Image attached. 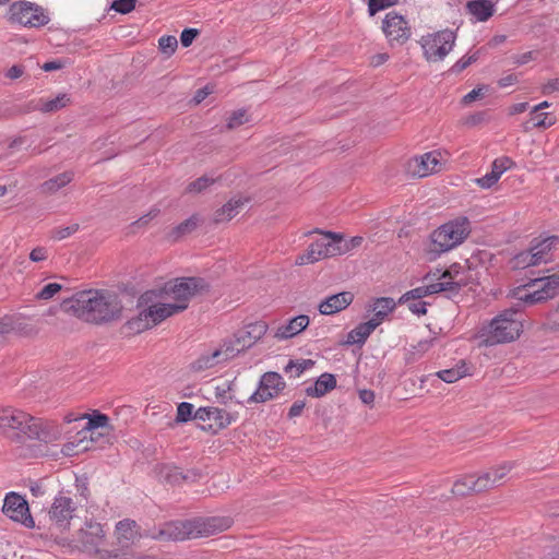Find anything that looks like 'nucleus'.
Listing matches in <instances>:
<instances>
[{"label":"nucleus","instance_id":"nucleus-1","mask_svg":"<svg viewBox=\"0 0 559 559\" xmlns=\"http://www.w3.org/2000/svg\"><path fill=\"white\" fill-rule=\"evenodd\" d=\"M207 282H165L158 289L139 295V313L124 323L132 334H140L160 324L166 319L185 311L192 297L207 292Z\"/></svg>","mask_w":559,"mask_h":559},{"label":"nucleus","instance_id":"nucleus-2","mask_svg":"<svg viewBox=\"0 0 559 559\" xmlns=\"http://www.w3.org/2000/svg\"><path fill=\"white\" fill-rule=\"evenodd\" d=\"M61 310L87 323L106 324L121 319L119 294L109 289H84L63 298Z\"/></svg>","mask_w":559,"mask_h":559},{"label":"nucleus","instance_id":"nucleus-3","mask_svg":"<svg viewBox=\"0 0 559 559\" xmlns=\"http://www.w3.org/2000/svg\"><path fill=\"white\" fill-rule=\"evenodd\" d=\"M0 430L4 433L13 432L19 440L25 437L45 443L55 442L61 437V429L53 421L31 416L12 407L0 408Z\"/></svg>","mask_w":559,"mask_h":559},{"label":"nucleus","instance_id":"nucleus-4","mask_svg":"<svg viewBox=\"0 0 559 559\" xmlns=\"http://www.w3.org/2000/svg\"><path fill=\"white\" fill-rule=\"evenodd\" d=\"M231 524L229 518L194 519L171 521L150 531L148 536L157 540H185L211 536L227 530Z\"/></svg>","mask_w":559,"mask_h":559},{"label":"nucleus","instance_id":"nucleus-5","mask_svg":"<svg viewBox=\"0 0 559 559\" xmlns=\"http://www.w3.org/2000/svg\"><path fill=\"white\" fill-rule=\"evenodd\" d=\"M521 313L509 309L495 317L489 323L484 324L477 334L480 345L493 346L515 341L523 332Z\"/></svg>","mask_w":559,"mask_h":559},{"label":"nucleus","instance_id":"nucleus-6","mask_svg":"<svg viewBox=\"0 0 559 559\" xmlns=\"http://www.w3.org/2000/svg\"><path fill=\"white\" fill-rule=\"evenodd\" d=\"M469 234V221L466 217H457L431 233L427 251L435 254L448 252L460 246Z\"/></svg>","mask_w":559,"mask_h":559},{"label":"nucleus","instance_id":"nucleus-7","mask_svg":"<svg viewBox=\"0 0 559 559\" xmlns=\"http://www.w3.org/2000/svg\"><path fill=\"white\" fill-rule=\"evenodd\" d=\"M462 287V282H433L426 286H419L404 293L397 299L399 305H406L408 310L415 316H425L429 302L423 299L427 296L445 293L448 298L457 295Z\"/></svg>","mask_w":559,"mask_h":559},{"label":"nucleus","instance_id":"nucleus-8","mask_svg":"<svg viewBox=\"0 0 559 559\" xmlns=\"http://www.w3.org/2000/svg\"><path fill=\"white\" fill-rule=\"evenodd\" d=\"M320 234L321 238L313 241L305 253L296 258L297 265H305L318 262L323 259L341 255L342 247L337 246L336 233L314 229L310 234Z\"/></svg>","mask_w":559,"mask_h":559},{"label":"nucleus","instance_id":"nucleus-9","mask_svg":"<svg viewBox=\"0 0 559 559\" xmlns=\"http://www.w3.org/2000/svg\"><path fill=\"white\" fill-rule=\"evenodd\" d=\"M558 295L559 282H526L509 293L510 297L530 306L545 302Z\"/></svg>","mask_w":559,"mask_h":559},{"label":"nucleus","instance_id":"nucleus-10","mask_svg":"<svg viewBox=\"0 0 559 559\" xmlns=\"http://www.w3.org/2000/svg\"><path fill=\"white\" fill-rule=\"evenodd\" d=\"M455 33L450 29H443L421 37L420 45L424 56L429 62L441 61L453 49L455 44Z\"/></svg>","mask_w":559,"mask_h":559},{"label":"nucleus","instance_id":"nucleus-11","mask_svg":"<svg viewBox=\"0 0 559 559\" xmlns=\"http://www.w3.org/2000/svg\"><path fill=\"white\" fill-rule=\"evenodd\" d=\"M78 507L67 492H59L48 511L51 526L60 533L69 530L71 520L74 518Z\"/></svg>","mask_w":559,"mask_h":559},{"label":"nucleus","instance_id":"nucleus-12","mask_svg":"<svg viewBox=\"0 0 559 559\" xmlns=\"http://www.w3.org/2000/svg\"><path fill=\"white\" fill-rule=\"evenodd\" d=\"M8 19L13 23L31 27H38L48 23V17L41 9L26 1L12 3L9 9Z\"/></svg>","mask_w":559,"mask_h":559},{"label":"nucleus","instance_id":"nucleus-13","mask_svg":"<svg viewBox=\"0 0 559 559\" xmlns=\"http://www.w3.org/2000/svg\"><path fill=\"white\" fill-rule=\"evenodd\" d=\"M285 389V382L277 372H265L259 382L257 391L249 397V403H264L276 397Z\"/></svg>","mask_w":559,"mask_h":559},{"label":"nucleus","instance_id":"nucleus-14","mask_svg":"<svg viewBox=\"0 0 559 559\" xmlns=\"http://www.w3.org/2000/svg\"><path fill=\"white\" fill-rule=\"evenodd\" d=\"M396 307L397 300L392 297H370L365 305V311L369 317L368 321L378 328L390 320Z\"/></svg>","mask_w":559,"mask_h":559},{"label":"nucleus","instance_id":"nucleus-15","mask_svg":"<svg viewBox=\"0 0 559 559\" xmlns=\"http://www.w3.org/2000/svg\"><path fill=\"white\" fill-rule=\"evenodd\" d=\"M3 513L15 522H20L26 527H34V520L29 513L27 501L15 492L5 496L2 507Z\"/></svg>","mask_w":559,"mask_h":559},{"label":"nucleus","instance_id":"nucleus-16","mask_svg":"<svg viewBox=\"0 0 559 559\" xmlns=\"http://www.w3.org/2000/svg\"><path fill=\"white\" fill-rule=\"evenodd\" d=\"M442 156L440 152L433 151L421 156L415 157L408 163V171L416 177H426L438 173L442 167Z\"/></svg>","mask_w":559,"mask_h":559},{"label":"nucleus","instance_id":"nucleus-17","mask_svg":"<svg viewBox=\"0 0 559 559\" xmlns=\"http://www.w3.org/2000/svg\"><path fill=\"white\" fill-rule=\"evenodd\" d=\"M382 29L391 43L404 44L411 36V29L402 15L386 14Z\"/></svg>","mask_w":559,"mask_h":559},{"label":"nucleus","instance_id":"nucleus-18","mask_svg":"<svg viewBox=\"0 0 559 559\" xmlns=\"http://www.w3.org/2000/svg\"><path fill=\"white\" fill-rule=\"evenodd\" d=\"M105 533L103 526L96 522H86L85 526L76 533V540L87 551L98 552L104 545Z\"/></svg>","mask_w":559,"mask_h":559},{"label":"nucleus","instance_id":"nucleus-19","mask_svg":"<svg viewBox=\"0 0 559 559\" xmlns=\"http://www.w3.org/2000/svg\"><path fill=\"white\" fill-rule=\"evenodd\" d=\"M514 462H504L498 466L492 467L490 471L484 472L477 476L478 490L487 491L498 487L502 479L512 471Z\"/></svg>","mask_w":559,"mask_h":559},{"label":"nucleus","instance_id":"nucleus-20","mask_svg":"<svg viewBox=\"0 0 559 559\" xmlns=\"http://www.w3.org/2000/svg\"><path fill=\"white\" fill-rule=\"evenodd\" d=\"M528 248L534 254V261L538 264L547 263L551 260L552 252L559 248V236L536 237L531 240Z\"/></svg>","mask_w":559,"mask_h":559},{"label":"nucleus","instance_id":"nucleus-21","mask_svg":"<svg viewBox=\"0 0 559 559\" xmlns=\"http://www.w3.org/2000/svg\"><path fill=\"white\" fill-rule=\"evenodd\" d=\"M269 325L265 321H255L247 324L242 330L235 333V342L241 348L248 349L261 340L267 332Z\"/></svg>","mask_w":559,"mask_h":559},{"label":"nucleus","instance_id":"nucleus-22","mask_svg":"<svg viewBox=\"0 0 559 559\" xmlns=\"http://www.w3.org/2000/svg\"><path fill=\"white\" fill-rule=\"evenodd\" d=\"M2 329H4L5 333L15 332L21 336H35L39 329L37 325L33 324L32 321L22 314H7L2 317Z\"/></svg>","mask_w":559,"mask_h":559},{"label":"nucleus","instance_id":"nucleus-23","mask_svg":"<svg viewBox=\"0 0 559 559\" xmlns=\"http://www.w3.org/2000/svg\"><path fill=\"white\" fill-rule=\"evenodd\" d=\"M250 202L249 197L236 195L227 201L222 207L215 211L213 219L216 224L228 222L234 218L245 205Z\"/></svg>","mask_w":559,"mask_h":559},{"label":"nucleus","instance_id":"nucleus-24","mask_svg":"<svg viewBox=\"0 0 559 559\" xmlns=\"http://www.w3.org/2000/svg\"><path fill=\"white\" fill-rule=\"evenodd\" d=\"M353 300L354 295L350 292L334 294L320 304L319 311L322 314H333L347 308Z\"/></svg>","mask_w":559,"mask_h":559},{"label":"nucleus","instance_id":"nucleus-25","mask_svg":"<svg viewBox=\"0 0 559 559\" xmlns=\"http://www.w3.org/2000/svg\"><path fill=\"white\" fill-rule=\"evenodd\" d=\"M139 526L135 521L130 519H124L119 521L116 525V534L119 545L122 548L129 547L136 539L141 537L139 533Z\"/></svg>","mask_w":559,"mask_h":559},{"label":"nucleus","instance_id":"nucleus-26","mask_svg":"<svg viewBox=\"0 0 559 559\" xmlns=\"http://www.w3.org/2000/svg\"><path fill=\"white\" fill-rule=\"evenodd\" d=\"M309 317L306 314H299L293 319H290L286 324L281 325L274 333V337L277 340H288L292 338L309 325Z\"/></svg>","mask_w":559,"mask_h":559},{"label":"nucleus","instance_id":"nucleus-27","mask_svg":"<svg viewBox=\"0 0 559 559\" xmlns=\"http://www.w3.org/2000/svg\"><path fill=\"white\" fill-rule=\"evenodd\" d=\"M511 160L508 157H502L493 160L491 171L476 179V182L481 188L488 189L492 187L501 177V175L510 167Z\"/></svg>","mask_w":559,"mask_h":559},{"label":"nucleus","instance_id":"nucleus-28","mask_svg":"<svg viewBox=\"0 0 559 559\" xmlns=\"http://www.w3.org/2000/svg\"><path fill=\"white\" fill-rule=\"evenodd\" d=\"M336 386V379L332 373L321 374L316 383L306 389L308 396L321 397Z\"/></svg>","mask_w":559,"mask_h":559},{"label":"nucleus","instance_id":"nucleus-29","mask_svg":"<svg viewBox=\"0 0 559 559\" xmlns=\"http://www.w3.org/2000/svg\"><path fill=\"white\" fill-rule=\"evenodd\" d=\"M70 96L66 93L59 94L57 97L52 99H39L34 106L31 108L33 110H39L41 112H55L70 104Z\"/></svg>","mask_w":559,"mask_h":559},{"label":"nucleus","instance_id":"nucleus-30","mask_svg":"<svg viewBox=\"0 0 559 559\" xmlns=\"http://www.w3.org/2000/svg\"><path fill=\"white\" fill-rule=\"evenodd\" d=\"M469 14L477 21L484 22L492 16L495 12L493 3L490 0H473L466 4Z\"/></svg>","mask_w":559,"mask_h":559},{"label":"nucleus","instance_id":"nucleus-31","mask_svg":"<svg viewBox=\"0 0 559 559\" xmlns=\"http://www.w3.org/2000/svg\"><path fill=\"white\" fill-rule=\"evenodd\" d=\"M477 476L475 475H467L463 478L457 479L453 487L452 492L455 496L464 497L471 493H480L481 490H478L477 486Z\"/></svg>","mask_w":559,"mask_h":559},{"label":"nucleus","instance_id":"nucleus-32","mask_svg":"<svg viewBox=\"0 0 559 559\" xmlns=\"http://www.w3.org/2000/svg\"><path fill=\"white\" fill-rule=\"evenodd\" d=\"M376 329L374 323L369 321L359 323L348 333L347 343L362 345Z\"/></svg>","mask_w":559,"mask_h":559},{"label":"nucleus","instance_id":"nucleus-33","mask_svg":"<svg viewBox=\"0 0 559 559\" xmlns=\"http://www.w3.org/2000/svg\"><path fill=\"white\" fill-rule=\"evenodd\" d=\"M73 179V173L71 171H64L62 174H59L58 176L45 181L41 185V191L44 193H55L59 189L66 187L68 183H70Z\"/></svg>","mask_w":559,"mask_h":559},{"label":"nucleus","instance_id":"nucleus-34","mask_svg":"<svg viewBox=\"0 0 559 559\" xmlns=\"http://www.w3.org/2000/svg\"><path fill=\"white\" fill-rule=\"evenodd\" d=\"M158 474L163 480L173 485L190 479V476L185 475L179 467L171 465H162L158 469Z\"/></svg>","mask_w":559,"mask_h":559},{"label":"nucleus","instance_id":"nucleus-35","mask_svg":"<svg viewBox=\"0 0 559 559\" xmlns=\"http://www.w3.org/2000/svg\"><path fill=\"white\" fill-rule=\"evenodd\" d=\"M221 352L215 349L212 353L201 355L197 360L191 364L194 371H202L210 369L221 362Z\"/></svg>","mask_w":559,"mask_h":559},{"label":"nucleus","instance_id":"nucleus-36","mask_svg":"<svg viewBox=\"0 0 559 559\" xmlns=\"http://www.w3.org/2000/svg\"><path fill=\"white\" fill-rule=\"evenodd\" d=\"M530 115V120L524 124L525 131H528L531 128L545 129L551 127L555 123V118L550 117V115L547 112H538L532 109Z\"/></svg>","mask_w":559,"mask_h":559},{"label":"nucleus","instance_id":"nucleus-37","mask_svg":"<svg viewBox=\"0 0 559 559\" xmlns=\"http://www.w3.org/2000/svg\"><path fill=\"white\" fill-rule=\"evenodd\" d=\"M109 418L105 414L95 413L88 416V421L86 427L81 431L83 435V439L90 436V439H93V433L98 428H106L108 426Z\"/></svg>","mask_w":559,"mask_h":559},{"label":"nucleus","instance_id":"nucleus-38","mask_svg":"<svg viewBox=\"0 0 559 559\" xmlns=\"http://www.w3.org/2000/svg\"><path fill=\"white\" fill-rule=\"evenodd\" d=\"M201 218L199 217V215H192L191 217L176 226L169 234V238H171L173 240H177L181 236L190 234L199 226Z\"/></svg>","mask_w":559,"mask_h":559},{"label":"nucleus","instance_id":"nucleus-39","mask_svg":"<svg viewBox=\"0 0 559 559\" xmlns=\"http://www.w3.org/2000/svg\"><path fill=\"white\" fill-rule=\"evenodd\" d=\"M235 416L230 413L226 412L225 409L213 407L212 408V416L211 421L214 423L215 431L221 430L229 426L234 420Z\"/></svg>","mask_w":559,"mask_h":559},{"label":"nucleus","instance_id":"nucleus-40","mask_svg":"<svg viewBox=\"0 0 559 559\" xmlns=\"http://www.w3.org/2000/svg\"><path fill=\"white\" fill-rule=\"evenodd\" d=\"M510 263L513 269H526L539 265L537 261H534V254L531 252L530 248L514 255Z\"/></svg>","mask_w":559,"mask_h":559},{"label":"nucleus","instance_id":"nucleus-41","mask_svg":"<svg viewBox=\"0 0 559 559\" xmlns=\"http://www.w3.org/2000/svg\"><path fill=\"white\" fill-rule=\"evenodd\" d=\"M217 350L221 352L222 361H226L245 352V348H241V345H237L234 337L233 340L225 341Z\"/></svg>","mask_w":559,"mask_h":559},{"label":"nucleus","instance_id":"nucleus-42","mask_svg":"<svg viewBox=\"0 0 559 559\" xmlns=\"http://www.w3.org/2000/svg\"><path fill=\"white\" fill-rule=\"evenodd\" d=\"M337 246L342 247L341 255L358 248L362 243V237L356 236L350 239H345L342 234L336 233Z\"/></svg>","mask_w":559,"mask_h":559},{"label":"nucleus","instance_id":"nucleus-43","mask_svg":"<svg viewBox=\"0 0 559 559\" xmlns=\"http://www.w3.org/2000/svg\"><path fill=\"white\" fill-rule=\"evenodd\" d=\"M544 334L558 333L559 332V306L552 312H550L546 321L539 328Z\"/></svg>","mask_w":559,"mask_h":559},{"label":"nucleus","instance_id":"nucleus-44","mask_svg":"<svg viewBox=\"0 0 559 559\" xmlns=\"http://www.w3.org/2000/svg\"><path fill=\"white\" fill-rule=\"evenodd\" d=\"M249 115L245 109H238L233 111L227 118V128L229 130L236 129L247 122H249Z\"/></svg>","mask_w":559,"mask_h":559},{"label":"nucleus","instance_id":"nucleus-45","mask_svg":"<svg viewBox=\"0 0 559 559\" xmlns=\"http://www.w3.org/2000/svg\"><path fill=\"white\" fill-rule=\"evenodd\" d=\"M216 181L215 178L202 176L190 182L186 189L189 193H201Z\"/></svg>","mask_w":559,"mask_h":559},{"label":"nucleus","instance_id":"nucleus-46","mask_svg":"<svg viewBox=\"0 0 559 559\" xmlns=\"http://www.w3.org/2000/svg\"><path fill=\"white\" fill-rule=\"evenodd\" d=\"M314 366V361L311 359L289 360L285 367L286 372L295 371V377H299L305 370Z\"/></svg>","mask_w":559,"mask_h":559},{"label":"nucleus","instance_id":"nucleus-47","mask_svg":"<svg viewBox=\"0 0 559 559\" xmlns=\"http://www.w3.org/2000/svg\"><path fill=\"white\" fill-rule=\"evenodd\" d=\"M447 273V278L453 280L457 276L464 277V280H471L472 275L468 274L469 267H467L465 264L460 263H453L449 267H444Z\"/></svg>","mask_w":559,"mask_h":559},{"label":"nucleus","instance_id":"nucleus-48","mask_svg":"<svg viewBox=\"0 0 559 559\" xmlns=\"http://www.w3.org/2000/svg\"><path fill=\"white\" fill-rule=\"evenodd\" d=\"M177 47L178 40L175 36H162L158 40L159 50L167 57H170L176 51Z\"/></svg>","mask_w":559,"mask_h":559},{"label":"nucleus","instance_id":"nucleus-49","mask_svg":"<svg viewBox=\"0 0 559 559\" xmlns=\"http://www.w3.org/2000/svg\"><path fill=\"white\" fill-rule=\"evenodd\" d=\"M194 415V407L191 403L182 402L177 407L176 421L187 423L192 419Z\"/></svg>","mask_w":559,"mask_h":559},{"label":"nucleus","instance_id":"nucleus-50","mask_svg":"<svg viewBox=\"0 0 559 559\" xmlns=\"http://www.w3.org/2000/svg\"><path fill=\"white\" fill-rule=\"evenodd\" d=\"M437 376L447 383H453L465 376V370H462V368H451L438 371Z\"/></svg>","mask_w":559,"mask_h":559},{"label":"nucleus","instance_id":"nucleus-51","mask_svg":"<svg viewBox=\"0 0 559 559\" xmlns=\"http://www.w3.org/2000/svg\"><path fill=\"white\" fill-rule=\"evenodd\" d=\"M478 53L479 51H476L474 52L473 55L468 56V57H463L462 59H460L452 68H451V71L453 73H460L462 72L463 70H465L469 64H472L473 62H475L477 59H478Z\"/></svg>","mask_w":559,"mask_h":559},{"label":"nucleus","instance_id":"nucleus-52","mask_svg":"<svg viewBox=\"0 0 559 559\" xmlns=\"http://www.w3.org/2000/svg\"><path fill=\"white\" fill-rule=\"evenodd\" d=\"M79 224H72L67 227H59L52 230V237L57 240H62L76 233Z\"/></svg>","mask_w":559,"mask_h":559},{"label":"nucleus","instance_id":"nucleus-53","mask_svg":"<svg viewBox=\"0 0 559 559\" xmlns=\"http://www.w3.org/2000/svg\"><path fill=\"white\" fill-rule=\"evenodd\" d=\"M135 2L136 0H116L111 8L119 13L127 14L134 9Z\"/></svg>","mask_w":559,"mask_h":559},{"label":"nucleus","instance_id":"nucleus-54","mask_svg":"<svg viewBox=\"0 0 559 559\" xmlns=\"http://www.w3.org/2000/svg\"><path fill=\"white\" fill-rule=\"evenodd\" d=\"M61 290V285L53 282L45 286L38 294L37 298L39 299H50L53 297L58 292Z\"/></svg>","mask_w":559,"mask_h":559},{"label":"nucleus","instance_id":"nucleus-55","mask_svg":"<svg viewBox=\"0 0 559 559\" xmlns=\"http://www.w3.org/2000/svg\"><path fill=\"white\" fill-rule=\"evenodd\" d=\"M396 2L397 0H369L370 15H374L378 11L383 10L386 7H391Z\"/></svg>","mask_w":559,"mask_h":559},{"label":"nucleus","instance_id":"nucleus-56","mask_svg":"<svg viewBox=\"0 0 559 559\" xmlns=\"http://www.w3.org/2000/svg\"><path fill=\"white\" fill-rule=\"evenodd\" d=\"M119 292L121 295L133 299L140 294V289L135 286L133 282H126L119 287Z\"/></svg>","mask_w":559,"mask_h":559},{"label":"nucleus","instance_id":"nucleus-57","mask_svg":"<svg viewBox=\"0 0 559 559\" xmlns=\"http://www.w3.org/2000/svg\"><path fill=\"white\" fill-rule=\"evenodd\" d=\"M198 35H199V32L195 28L183 29L181 33V36H180L182 46L189 47Z\"/></svg>","mask_w":559,"mask_h":559},{"label":"nucleus","instance_id":"nucleus-58","mask_svg":"<svg viewBox=\"0 0 559 559\" xmlns=\"http://www.w3.org/2000/svg\"><path fill=\"white\" fill-rule=\"evenodd\" d=\"M48 251L44 247H37L33 249L29 253V259L33 262H40L47 259Z\"/></svg>","mask_w":559,"mask_h":559},{"label":"nucleus","instance_id":"nucleus-59","mask_svg":"<svg viewBox=\"0 0 559 559\" xmlns=\"http://www.w3.org/2000/svg\"><path fill=\"white\" fill-rule=\"evenodd\" d=\"M423 280H447V273L444 267L437 266L433 270H430Z\"/></svg>","mask_w":559,"mask_h":559},{"label":"nucleus","instance_id":"nucleus-60","mask_svg":"<svg viewBox=\"0 0 559 559\" xmlns=\"http://www.w3.org/2000/svg\"><path fill=\"white\" fill-rule=\"evenodd\" d=\"M212 408L213 407H211V406L200 407L199 409H197L194 412L193 418L201 420V421H206V420L211 421Z\"/></svg>","mask_w":559,"mask_h":559},{"label":"nucleus","instance_id":"nucleus-61","mask_svg":"<svg viewBox=\"0 0 559 559\" xmlns=\"http://www.w3.org/2000/svg\"><path fill=\"white\" fill-rule=\"evenodd\" d=\"M486 120V114L485 112H476L474 115H471L464 120V124L468 127L477 126Z\"/></svg>","mask_w":559,"mask_h":559},{"label":"nucleus","instance_id":"nucleus-62","mask_svg":"<svg viewBox=\"0 0 559 559\" xmlns=\"http://www.w3.org/2000/svg\"><path fill=\"white\" fill-rule=\"evenodd\" d=\"M483 96H484V91L481 87L474 88L463 97V103L471 104L472 102H474Z\"/></svg>","mask_w":559,"mask_h":559},{"label":"nucleus","instance_id":"nucleus-63","mask_svg":"<svg viewBox=\"0 0 559 559\" xmlns=\"http://www.w3.org/2000/svg\"><path fill=\"white\" fill-rule=\"evenodd\" d=\"M213 92V88L210 86H205L203 88H200L195 92L193 102L198 105L201 102H203L211 93Z\"/></svg>","mask_w":559,"mask_h":559},{"label":"nucleus","instance_id":"nucleus-64","mask_svg":"<svg viewBox=\"0 0 559 559\" xmlns=\"http://www.w3.org/2000/svg\"><path fill=\"white\" fill-rule=\"evenodd\" d=\"M556 91H559V79L549 80L542 88L543 94H551Z\"/></svg>","mask_w":559,"mask_h":559}]
</instances>
